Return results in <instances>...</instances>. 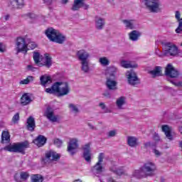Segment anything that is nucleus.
I'll use <instances>...</instances> for the list:
<instances>
[{"label": "nucleus", "mask_w": 182, "mask_h": 182, "mask_svg": "<svg viewBox=\"0 0 182 182\" xmlns=\"http://www.w3.org/2000/svg\"><path fill=\"white\" fill-rule=\"evenodd\" d=\"M11 4L13 6H14L16 4L18 8H22V6L25 5V1L23 0H13Z\"/></svg>", "instance_id": "42"}, {"label": "nucleus", "mask_w": 182, "mask_h": 182, "mask_svg": "<svg viewBox=\"0 0 182 182\" xmlns=\"http://www.w3.org/2000/svg\"><path fill=\"white\" fill-rule=\"evenodd\" d=\"M69 2V0H62L61 1V4H63V5H66V4Z\"/></svg>", "instance_id": "62"}, {"label": "nucleus", "mask_w": 182, "mask_h": 182, "mask_svg": "<svg viewBox=\"0 0 182 182\" xmlns=\"http://www.w3.org/2000/svg\"><path fill=\"white\" fill-rule=\"evenodd\" d=\"M98 62L101 66L104 67L109 66V65H110V60L109 58L105 56L100 57L98 60Z\"/></svg>", "instance_id": "37"}, {"label": "nucleus", "mask_w": 182, "mask_h": 182, "mask_svg": "<svg viewBox=\"0 0 182 182\" xmlns=\"http://www.w3.org/2000/svg\"><path fill=\"white\" fill-rule=\"evenodd\" d=\"M145 9L152 14H159L161 11V0H143Z\"/></svg>", "instance_id": "2"}, {"label": "nucleus", "mask_w": 182, "mask_h": 182, "mask_svg": "<svg viewBox=\"0 0 182 182\" xmlns=\"http://www.w3.org/2000/svg\"><path fill=\"white\" fill-rule=\"evenodd\" d=\"M26 36H18L16 39V51L17 53H27L29 48L26 43Z\"/></svg>", "instance_id": "3"}, {"label": "nucleus", "mask_w": 182, "mask_h": 182, "mask_svg": "<svg viewBox=\"0 0 182 182\" xmlns=\"http://www.w3.org/2000/svg\"><path fill=\"white\" fill-rule=\"evenodd\" d=\"M104 73L107 78L116 79V75L119 73V68L114 65H110L106 68Z\"/></svg>", "instance_id": "10"}, {"label": "nucleus", "mask_w": 182, "mask_h": 182, "mask_svg": "<svg viewBox=\"0 0 182 182\" xmlns=\"http://www.w3.org/2000/svg\"><path fill=\"white\" fill-rule=\"evenodd\" d=\"M27 42L28 48H30L31 50L35 49L38 46L36 43L31 41L29 38H27Z\"/></svg>", "instance_id": "43"}, {"label": "nucleus", "mask_w": 182, "mask_h": 182, "mask_svg": "<svg viewBox=\"0 0 182 182\" xmlns=\"http://www.w3.org/2000/svg\"><path fill=\"white\" fill-rule=\"evenodd\" d=\"M112 171H114V173H117V174H119V176H121V174H123V171H122V170L114 167L111 168Z\"/></svg>", "instance_id": "49"}, {"label": "nucleus", "mask_w": 182, "mask_h": 182, "mask_svg": "<svg viewBox=\"0 0 182 182\" xmlns=\"http://www.w3.org/2000/svg\"><path fill=\"white\" fill-rule=\"evenodd\" d=\"M165 75L169 77H177L180 73L171 64H168L165 69Z\"/></svg>", "instance_id": "13"}, {"label": "nucleus", "mask_w": 182, "mask_h": 182, "mask_svg": "<svg viewBox=\"0 0 182 182\" xmlns=\"http://www.w3.org/2000/svg\"><path fill=\"white\" fill-rule=\"evenodd\" d=\"M126 76L128 83L132 86H136L140 83V79L137 77V74L133 70H129L126 73Z\"/></svg>", "instance_id": "9"}, {"label": "nucleus", "mask_w": 182, "mask_h": 182, "mask_svg": "<svg viewBox=\"0 0 182 182\" xmlns=\"http://www.w3.org/2000/svg\"><path fill=\"white\" fill-rule=\"evenodd\" d=\"M31 182H43V176L39 174H34L31 176Z\"/></svg>", "instance_id": "41"}, {"label": "nucleus", "mask_w": 182, "mask_h": 182, "mask_svg": "<svg viewBox=\"0 0 182 182\" xmlns=\"http://www.w3.org/2000/svg\"><path fill=\"white\" fill-rule=\"evenodd\" d=\"M82 8L84 9H89V5L85 4V0H82Z\"/></svg>", "instance_id": "55"}, {"label": "nucleus", "mask_w": 182, "mask_h": 182, "mask_svg": "<svg viewBox=\"0 0 182 182\" xmlns=\"http://www.w3.org/2000/svg\"><path fill=\"white\" fill-rule=\"evenodd\" d=\"M115 105L118 110H124L127 105V99L124 96H121L116 100Z\"/></svg>", "instance_id": "15"}, {"label": "nucleus", "mask_w": 182, "mask_h": 182, "mask_svg": "<svg viewBox=\"0 0 182 182\" xmlns=\"http://www.w3.org/2000/svg\"><path fill=\"white\" fill-rule=\"evenodd\" d=\"M77 58L80 62H85L89 60V58H90V53L87 52V50L85 49H80L77 51Z\"/></svg>", "instance_id": "14"}, {"label": "nucleus", "mask_w": 182, "mask_h": 182, "mask_svg": "<svg viewBox=\"0 0 182 182\" xmlns=\"http://www.w3.org/2000/svg\"><path fill=\"white\" fill-rule=\"evenodd\" d=\"M176 56H180L181 58H182V51L178 50V53H177Z\"/></svg>", "instance_id": "61"}, {"label": "nucleus", "mask_w": 182, "mask_h": 182, "mask_svg": "<svg viewBox=\"0 0 182 182\" xmlns=\"http://www.w3.org/2000/svg\"><path fill=\"white\" fill-rule=\"evenodd\" d=\"M82 5H83V0H74L71 9L72 11H79L82 8Z\"/></svg>", "instance_id": "36"}, {"label": "nucleus", "mask_w": 182, "mask_h": 182, "mask_svg": "<svg viewBox=\"0 0 182 182\" xmlns=\"http://www.w3.org/2000/svg\"><path fill=\"white\" fill-rule=\"evenodd\" d=\"M19 122V113H16L13 118H12V123H14V124H16Z\"/></svg>", "instance_id": "47"}, {"label": "nucleus", "mask_w": 182, "mask_h": 182, "mask_svg": "<svg viewBox=\"0 0 182 182\" xmlns=\"http://www.w3.org/2000/svg\"><path fill=\"white\" fill-rule=\"evenodd\" d=\"M20 178L23 180V181H26V179L29 178V173L25 171L21 172Z\"/></svg>", "instance_id": "44"}, {"label": "nucleus", "mask_w": 182, "mask_h": 182, "mask_svg": "<svg viewBox=\"0 0 182 182\" xmlns=\"http://www.w3.org/2000/svg\"><path fill=\"white\" fill-rule=\"evenodd\" d=\"M47 5H50L52 4V0H43Z\"/></svg>", "instance_id": "58"}, {"label": "nucleus", "mask_w": 182, "mask_h": 182, "mask_svg": "<svg viewBox=\"0 0 182 182\" xmlns=\"http://www.w3.org/2000/svg\"><path fill=\"white\" fill-rule=\"evenodd\" d=\"M65 41L66 36L59 31L58 33H57L54 40L53 41V42H55V43H59L60 45H62V43H65Z\"/></svg>", "instance_id": "23"}, {"label": "nucleus", "mask_w": 182, "mask_h": 182, "mask_svg": "<svg viewBox=\"0 0 182 182\" xmlns=\"http://www.w3.org/2000/svg\"><path fill=\"white\" fill-rule=\"evenodd\" d=\"M40 80L42 86H46V85L52 83V78L50 77V76H48L46 75H42L40 77Z\"/></svg>", "instance_id": "31"}, {"label": "nucleus", "mask_w": 182, "mask_h": 182, "mask_svg": "<svg viewBox=\"0 0 182 182\" xmlns=\"http://www.w3.org/2000/svg\"><path fill=\"white\" fill-rule=\"evenodd\" d=\"M81 64V70L84 73H89L90 70V67H89V60L87 61H80Z\"/></svg>", "instance_id": "35"}, {"label": "nucleus", "mask_w": 182, "mask_h": 182, "mask_svg": "<svg viewBox=\"0 0 182 182\" xmlns=\"http://www.w3.org/2000/svg\"><path fill=\"white\" fill-rule=\"evenodd\" d=\"M25 16L29 19H36L38 18V16L33 13H28L25 14Z\"/></svg>", "instance_id": "45"}, {"label": "nucleus", "mask_w": 182, "mask_h": 182, "mask_svg": "<svg viewBox=\"0 0 182 182\" xmlns=\"http://www.w3.org/2000/svg\"><path fill=\"white\" fill-rule=\"evenodd\" d=\"M32 102V98H31V95L26 93L23 94L21 98V103L23 106H26Z\"/></svg>", "instance_id": "26"}, {"label": "nucleus", "mask_w": 182, "mask_h": 182, "mask_svg": "<svg viewBox=\"0 0 182 182\" xmlns=\"http://www.w3.org/2000/svg\"><path fill=\"white\" fill-rule=\"evenodd\" d=\"M88 127H90V129H92V130H95V127L92 124L88 123Z\"/></svg>", "instance_id": "63"}, {"label": "nucleus", "mask_w": 182, "mask_h": 182, "mask_svg": "<svg viewBox=\"0 0 182 182\" xmlns=\"http://www.w3.org/2000/svg\"><path fill=\"white\" fill-rule=\"evenodd\" d=\"M149 73L153 77H157V76H161V67L156 66L154 70H150Z\"/></svg>", "instance_id": "30"}, {"label": "nucleus", "mask_w": 182, "mask_h": 182, "mask_svg": "<svg viewBox=\"0 0 182 182\" xmlns=\"http://www.w3.org/2000/svg\"><path fill=\"white\" fill-rule=\"evenodd\" d=\"M144 146L145 147H151V142H146Z\"/></svg>", "instance_id": "60"}, {"label": "nucleus", "mask_w": 182, "mask_h": 182, "mask_svg": "<svg viewBox=\"0 0 182 182\" xmlns=\"http://www.w3.org/2000/svg\"><path fill=\"white\" fill-rule=\"evenodd\" d=\"M154 153L156 157H160V156H161V152L157 149H154Z\"/></svg>", "instance_id": "53"}, {"label": "nucleus", "mask_w": 182, "mask_h": 182, "mask_svg": "<svg viewBox=\"0 0 182 182\" xmlns=\"http://www.w3.org/2000/svg\"><path fill=\"white\" fill-rule=\"evenodd\" d=\"M104 159H105V154H103V153H100V154H99V156H98V161H97V163L102 164Z\"/></svg>", "instance_id": "50"}, {"label": "nucleus", "mask_w": 182, "mask_h": 182, "mask_svg": "<svg viewBox=\"0 0 182 182\" xmlns=\"http://www.w3.org/2000/svg\"><path fill=\"white\" fill-rule=\"evenodd\" d=\"M27 129L29 132H33L35 130V119L32 117H30L27 119Z\"/></svg>", "instance_id": "32"}, {"label": "nucleus", "mask_w": 182, "mask_h": 182, "mask_svg": "<svg viewBox=\"0 0 182 182\" xmlns=\"http://www.w3.org/2000/svg\"><path fill=\"white\" fill-rule=\"evenodd\" d=\"M127 141L129 147H137V146L140 144V142H139V139L133 136H127Z\"/></svg>", "instance_id": "22"}, {"label": "nucleus", "mask_w": 182, "mask_h": 182, "mask_svg": "<svg viewBox=\"0 0 182 182\" xmlns=\"http://www.w3.org/2000/svg\"><path fill=\"white\" fill-rule=\"evenodd\" d=\"M82 157L87 163H91L93 155L90 152V144H87L82 146Z\"/></svg>", "instance_id": "12"}, {"label": "nucleus", "mask_w": 182, "mask_h": 182, "mask_svg": "<svg viewBox=\"0 0 182 182\" xmlns=\"http://www.w3.org/2000/svg\"><path fill=\"white\" fill-rule=\"evenodd\" d=\"M122 23L127 29H136L137 28V21L134 19H124Z\"/></svg>", "instance_id": "16"}, {"label": "nucleus", "mask_w": 182, "mask_h": 182, "mask_svg": "<svg viewBox=\"0 0 182 182\" xmlns=\"http://www.w3.org/2000/svg\"><path fill=\"white\" fill-rule=\"evenodd\" d=\"M18 177H19V175H18V173H16L15 176H14V180L16 182H22V181H21V180L18 179Z\"/></svg>", "instance_id": "57"}, {"label": "nucleus", "mask_w": 182, "mask_h": 182, "mask_svg": "<svg viewBox=\"0 0 182 182\" xmlns=\"http://www.w3.org/2000/svg\"><path fill=\"white\" fill-rule=\"evenodd\" d=\"M40 66H46V68H50L52 66V57L49 54H45L41 58Z\"/></svg>", "instance_id": "19"}, {"label": "nucleus", "mask_w": 182, "mask_h": 182, "mask_svg": "<svg viewBox=\"0 0 182 182\" xmlns=\"http://www.w3.org/2000/svg\"><path fill=\"white\" fill-rule=\"evenodd\" d=\"M161 129H162V132H164L168 140H170V141L174 140V136H173L171 127H170L168 125H162Z\"/></svg>", "instance_id": "18"}, {"label": "nucleus", "mask_w": 182, "mask_h": 182, "mask_svg": "<svg viewBox=\"0 0 182 182\" xmlns=\"http://www.w3.org/2000/svg\"><path fill=\"white\" fill-rule=\"evenodd\" d=\"M121 66L122 68H124L125 69H129L130 68H138L139 65L130 61L122 60L121 62Z\"/></svg>", "instance_id": "29"}, {"label": "nucleus", "mask_w": 182, "mask_h": 182, "mask_svg": "<svg viewBox=\"0 0 182 182\" xmlns=\"http://www.w3.org/2000/svg\"><path fill=\"white\" fill-rule=\"evenodd\" d=\"M53 143L55 146H56L57 147H60V146L63 144V141H62V139H55L53 140Z\"/></svg>", "instance_id": "46"}, {"label": "nucleus", "mask_w": 182, "mask_h": 182, "mask_svg": "<svg viewBox=\"0 0 182 182\" xmlns=\"http://www.w3.org/2000/svg\"><path fill=\"white\" fill-rule=\"evenodd\" d=\"M60 159V155L55 151H48L46 153V157L42 159L44 164H48L51 161H58Z\"/></svg>", "instance_id": "7"}, {"label": "nucleus", "mask_w": 182, "mask_h": 182, "mask_svg": "<svg viewBox=\"0 0 182 182\" xmlns=\"http://www.w3.org/2000/svg\"><path fill=\"white\" fill-rule=\"evenodd\" d=\"M133 177H136V178H143L146 177L144 174V171H143L142 168L138 170H134L132 172Z\"/></svg>", "instance_id": "33"}, {"label": "nucleus", "mask_w": 182, "mask_h": 182, "mask_svg": "<svg viewBox=\"0 0 182 182\" xmlns=\"http://www.w3.org/2000/svg\"><path fill=\"white\" fill-rule=\"evenodd\" d=\"M46 92L50 94L57 95L58 97L66 96L70 93V87L66 82H56L50 88L46 89Z\"/></svg>", "instance_id": "1"}, {"label": "nucleus", "mask_w": 182, "mask_h": 182, "mask_svg": "<svg viewBox=\"0 0 182 182\" xmlns=\"http://www.w3.org/2000/svg\"><path fill=\"white\" fill-rule=\"evenodd\" d=\"M104 96H105V97H110V94H109L108 92H106L104 94Z\"/></svg>", "instance_id": "64"}, {"label": "nucleus", "mask_w": 182, "mask_h": 182, "mask_svg": "<svg viewBox=\"0 0 182 182\" xmlns=\"http://www.w3.org/2000/svg\"><path fill=\"white\" fill-rule=\"evenodd\" d=\"M0 52H1V53L5 52V47L4 45H2V43H0Z\"/></svg>", "instance_id": "56"}, {"label": "nucleus", "mask_w": 182, "mask_h": 182, "mask_svg": "<svg viewBox=\"0 0 182 182\" xmlns=\"http://www.w3.org/2000/svg\"><path fill=\"white\" fill-rule=\"evenodd\" d=\"M58 32H59L58 30H56L53 28H48L46 30L45 33H46L47 38L50 41H51V42H53V40L56 37V35H58Z\"/></svg>", "instance_id": "17"}, {"label": "nucleus", "mask_w": 182, "mask_h": 182, "mask_svg": "<svg viewBox=\"0 0 182 182\" xmlns=\"http://www.w3.org/2000/svg\"><path fill=\"white\" fill-rule=\"evenodd\" d=\"M103 170H105V168H103L102 164L99 162H97L95 166L92 168V171L94 174H100V173L103 172Z\"/></svg>", "instance_id": "27"}, {"label": "nucleus", "mask_w": 182, "mask_h": 182, "mask_svg": "<svg viewBox=\"0 0 182 182\" xmlns=\"http://www.w3.org/2000/svg\"><path fill=\"white\" fill-rule=\"evenodd\" d=\"M105 18L102 17L95 18V28L98 30H102L105 27Z\"/></svg>", "instance_id": "25"}, {"label": "nucleus", "mask_w": 182, "mask_h": 182, "mask_svg": "<svg viewBox=\"0 0 182 182\" xmlns=\"http://www.w3.org/2000/svg\"><path fill=\"white\" fill-rule=\"evenodd\" d=\"M45 116L51 123H58L60 120V117L59 115H55L53 112V109L48 107L45 112Z\"/></svg>", "instance_id": "11"}, {"label": "nucleus", "mask_w": 182, "mask_h": 182, "mask_svg": "<svg viewBox=\"0 0 182 182\" xmlns=\"http://www.w3.org/2000/svg\"><path fill=\"white\" fill-rule=\"evenodd\" d=\"M116 134H117V131L115 129L111 130L107 133L108 137H114Z\"/></svg>", "instance_id": "48"}, {"label": "nucleus", "mask_w": 182, "mask_h": 182, "mask_svg": "<svg viewBox=\"0 0 182 182\" xmlns=\"http://www.w3.org/2000/svg\"><path fill=\"white\" fill-rule=\"evenodd\" d=\"M100 107L105 112V113H107V107H106V105L103 102L100 103Z\"/></svg>", "instance_id": "51"}, {"label": "nucleus", "mask_w": 182, "mask_h": 182, "mask_svg": "<svg viewBox=\"0 0 182 182\" xmlns=\"http://www.w3.org/2000/svg\"><path fill=\"white\" fill-rule=\"evenodd\" d=\"M141 168L145 174V177H149L154 174V171H156L157 167L154 163L149 161L145 163Z\"/></svg>", "instance_id": "8"}, {"label": "nucleus", "mask_w": 182, "mask_h": 182, "mask_svg": "<svg viewBox=\"0 0 182 182\" xmlns=\"http://www.w3.org/2000/svg\"><path fill=\"white\" fill-rule=\"evenodd\" d=\"M154 140L155 141H161V139H160V136H159L157 134H155L154 136Z\"/></svg>", "instance_id": "54"}, {"label": "nucleus", "mask_w": 182, "mask_h": 182, "mask_svg": "<svg viewBox=\"0 0 182 182\" xmlns=\"http://www.w3.org/2000/svg\"><path fill=\"white\" fill-rule=\"evenodd\" d=\"M27 69H28V70H31V72H35L36 70V68L33 67L31 65H28L27 66Z\"/></svg>", "instance_id": "52"}, {"label": "nucleus", "mask_w": 182, "mask_h": 182, "mask_svg": "<svg viewBox=\"0 0 182 182\" xmlns=\"http://www.w3.org/2000/svg\"><path fill=\"white\" fill-rule=\"evenodd\" d=\"M79 149V139L77 138H73L70 139L68 142L67 151L70 156H75L77 153Z\"/></svg>", "instance_id": "6"}, {"label": "nucleus", "mask_w": 182, "mask_h": 182, "mask_svg": "<svg viewBox=\"0 0 182 182\" xmlns=\"http://www.w3.org/2000/svg\"><path fill=\"white\" fill-rule=\"evenodd\" d=\"M141 35V34L140 33V32H139L138 31L134 30L131 33H129V36L130 41H132L133 42H136L139 41V38H140Z\"/></svg>", "instance_id": "28"}, {"label": "nucleus", "mask_w": 182, "mask_h": 182, "mask_svg": "<svg viewBox=\"0 0 182 182\" xmlns=\"http://www.w3.org/2000/svg\"><path fill=\"white\" fill-rule=\"evenodd\" d=\"M11 139L9 132L8 131H4L1 134V143H8Z\"/></svg>", "instance_id": "38"}, {"label": "nucleus", "mask_w": 182, "mask_h": 182, "mask_svg": "<svg viewBox=\"0 0 182 182\" xmlns=\"http://www.w3.org/2000/svg\"><path fill=\"white\" fill-rule=\"evenodd\" d=\"M33 60L36 65L41 66V60H42V55L39 53H33Z\"/></svg>", "instance_id": "39"}, {"label": "nucleus", "mask_w": 182, "mask_h": 182, "mask_svg": "<svg viewBox=\"0 0 182 182\" xmlns=\"http://www.w3.org/2000/svg\"><path fill=\"white\" fill-rule=\"evenodd\" d=\"M33 76L28 75L26 79L20 80L19 85H29L31 82H33Z\"/></svg>", "instance_id": "40"}, {"label": "nucleus", "mask_w": 182, "mask_h": 182, "mask_svg": "<svg viewBox=\"0 0 182 182\" xmlns=\"http://www.w3.org/2000/svg\"><path fill=\"white\" fill-rule=\"evenodd\" d=\"M68 107L70 111L74 116H77L79 113H80V110H79V107L75 104H69Z\"/></svg>", "instance_id": "34"}, {"label": "nucleus", "mask_w": 182, "mask_h": 182, "mask_svg": "<svg viewBox=\"0 0 182 182\" xmlns=\"http://www.w3.org/2000/svg\"><path fill=\"white\" fill-rule=\"evenodd\" d=\"M178 53V48L176 45L171 43H166L163 48V53L160 54L159 56L163 58V56H177Z\"/></svg>", "instance_id": "4"}, {"label": "nucleus", "mask_w": 182, "mask_h": 182, "mask_svg": "<svg viewBox=\"0 0 182 182\" xmlns=\"http://www.w3.org/2000/svg\"><path fill=\"white\" fill-rule=\"evenodd\" d=\"M115 78H107L106 85L109 90H117V82L114 80Z\"/></svg>", "instance_id": "21"}, {"label": "nucleus", "mask_w": 182, "mask_h": 182, "mask_svg": "<svg viewBox=\"0 0 182 182\" xmlns=\"http://www.w3.org/2000/svg\"><path fill=\"white\" fill-rule=\"evenodd\" d=\"M9 18H11V16L9 14H6L4 16V21H9Z\"/></svg>", "instance_id": "59"}, {"label": "nucleus", "mask_w": 182, "mask_h": 182, "mask_svg": "<svg viewBox=\"0 0 182 182\" xmlns=\"http://www.w3.org/2000/svg\"><path fill=\"white\" fill-rule=\"evenodd\" d=\"M175 18L178 22V26L175 30V32L176 33H181L182 34V18H181V14H180V11H176L175 13Z\"/></svg>", "instance_id": "20"}, {"label": "nucleus", "mask_w": 182, "mask_h": 182, "mask_svg": "<svg viewBox=\"0 0 182 182\" xmlns=\"http://www.w3.org/2000/svg\"><path fill=\"white\" fill-rule=\"evenodd\" d=\"M28 142H21L14 144H10L4 147L6 151H11L13 153H22L26 147H28Z\"/></svg>", "instance_id": "5"}, {"label": "nucleus", "mask_w": 182, "mask_h": 182, "mask_svg": "<svg viewBox=\"0 0 182 182\" xmlns=\"http://www.w3.org/2000/svg\"><path fill=\"white\" fill-rule=\"evenodd\" d=\"M34 144L38 147H42L46 143V137L43 135H38L37 138L33 141Z\"/></svg>", "instance_id": "24"}]
</instances>
